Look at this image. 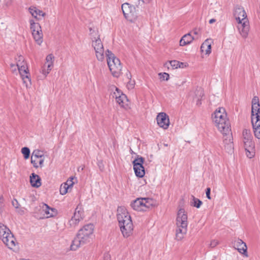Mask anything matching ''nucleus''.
Returning a JSON list of instances; mask_svg holds the SVG:
<instances>
[{
	"label": "nucleus",
	"instance_id": "obj_1",
	"mask_svg": "<svg viewBox=\"0 0 260 260\" xmlns=\"http://www.w3.org/2000/svg\"><path fill=\"white\" fill-rule=\"evenodd\" d=\"M212 119L218 130L223 134L224 143L232 147V133L230 124L224 108L220 107L216 109L212 115Z\"/></svg>",
	"mask_w": 260,
	"mask_h": 260
},
{
	"label": "nucleus",
	"instance_id": "obj_2",
	"mask_svg": "<svg viewBox=\"0 0 260 260\" xmlns=\"http://www.w3.org/2000/svg\"><path fill=\"white\" fill-rule=\"evenodd\" d=\"M117 218L123 236L128 238L133 234L134 226L131 217L124 207L117 208Z\"/></svg>",
	"mask_w": 260,
	"mask_h": 260
},
{
	"label": "nucleus",
	"instance_id": "obj_3",
	"mask_svg": "<svg viewBox=\"0 0 260 260\" xmlns=\"http://www.w3.org/2000/svg\"><path fill=\"white\" fill-rule=\"evenodd\" d=\"M93 229L92 224H87L81 228L73 240L70 249L75 251L80 247L90 243L92 239Z\"/></svg>",
	"mask_w": 260,
	"mask_h": 260
},
{
	"label": "nucleus",
	"instance_id": "obj_4",
	"mask_svg": "<svg viewBox=\"0 0 260 260\" xmlns=\"http://www.w3.org/2000/svg\"><path fill=\"white\" fill-rule=\"evenodd\" d=\"M187 215L183 209H180L176 218V239L177 240H181L184 238L187 232Z\"/></svg>",
	"mask_w": 260,
	"mask_h": 260
},
{
	"label": "nucleus",
	"instance_id": "obj_5",
	"mask_svg": "<svg viewBox=\"0 0 260 260\" xmlns=\"http://www.w3.org/2000/svg\"><path fill=\"white\" fill-rule=\"evenodd\" d=\"M106 56L108 67L111 74L115 77H119L121 74L122 66L119 58L109 50L106 51Z\"/></svg>",
	"mask_w": 260,
	"mask_h": 260
},
{
	"label": "nucleus",
	"instance_id": "obj_6",
	"mask_svg": "<svg viewBox=\"0 0 260 260\" xmlns=\"http://www.w3.org/2000/svg\"><path fill=\"white\" fill-rule=\"evenodd\" d=\"M0 238L9 248L12 249L16 246V239L10 230L5 225L0 224Z\"/></svg>",
	"mask_w": 260,
	"mask_h": 260
},
{
	"label": "nucleus",
	"instance_id": "obj_7",
	"mask_svg": "<svg viewBox=\"0 0 260 260\" xmlns=\"http://www.w3.org/2000/svg\"><path fill=\"white\" fill-rule=\"evenodd\" d=\"M155 201L151 198H137L131 203V207L135 210L141 211L155 206Z\"/></svg>",
	"mask_w": 260,
	"mask_h": 260
},
{
	"label": "nucleus",
	"instance_id": "obj_8",
	"mask_svg": "<svg viewBox=\"0 0 260 260\" xmlns=\"http://www.w3.org/2000/svg\"><path fill=\"white\" fill-rule=\"evenodd\" d=\"M121 9L125 18L131 22L134 21L137 18V14L135 6L128 3L122 5Z\"/></svg>",
	"mask_w": 260,
	"mask_h": 260
},
{
	"label": "nucleus",
	"instance_id": "obj_9",
	"mask_svg": "<svg viewBox=\"0 0 260 260\" xmlns=\"http://www.w3.org/2000/svg\"><path fill=\"white\" fill-rule=\"evenodd\" d=\"M92 46L94 48L98 60L103 61L105 58V51L103 44L99 37L94 38L92 40Z\"/></svg>",
	"mask_w": 260,
	"mask_h": 260
},
{
	"label": "nucleus",
	"instance_id": "obj_10",
	"mask_svg": "<svg viewBox=\"0 0 260 260\" xmlns=\"http://www.w3.org/2000/svg\"><path fill=\"white\" fill-rule=\"evenodd\" d=\"M30 29L32 35L36 42L39 45L43 42V33L41 26L38 23H36L33 20H30Z\"/></svg>",
	"mask_w": 260,
	"mask_h": 260
},
{
	"label": "nucleus",
	"instance_id": "obj_11",
	"mask_svg": "<svg viewBox=\"0 0 260 260\" xmlns=\"http://www.w3.org/2000/svg\"><path fill=\"white\" fill-rule=\"evenodd\" d=\"M144 161V159L143 157L138 156L133 162L135 174L140 178L143 177L145 175L144 168L143 166Z\"/></svg>",
	"mask_w": 260,
	"mask_h": 260
},
{
	"label": "nucleus",
	"instance_id": "obj_12",
	"mask_svg": "<svg viewBox=\"0 0 260 260\" xmlns=\"http://www.w3.org/2000/svg\"><path fill=\"white\" fill-rule=\"evenodd\" d=\"M237 22L238 24L237 28L240 35L243 38H246L248 37L250 28L248 19L247 18H243Z\"/></svg>",
	"mask_w": 260,
	"mask_h": 260
},
{
	"label": "nucleus",
	"instance_id": "obj_13",
	"mask_svg": "<svg viewBox=\"0 0 260 260\" xmlns=\"http://www.w3.org/2000/svg\"><path fill=\"white\" fill-rule=\"evenodd\" d=\"M251 121L260 120V104L259 99L257 96H254L251 102Z\"/></svg>",
	"mask_w": 260,
	"mask_h": 260
},
{
	"label": "nucleus",
	"instance_id": "obj_14",
	"mask_svg": "<svg viewBox=\"0 0 260 260\" xmlns=\"http://www.w3.org/2000/svg\"><path fill=\"white\" fill-rule=\"evenodd\" d=\"M39 164L40 167L43 166L44 164V154L42 151L36 149L35 150L31 156V163L33 165L34 167L36 168H38L39 165H37V159H39Z\"/></svg>",
	"mask_w": 260,
	"mask_h": 260
},
{
	"label": "nucleus",
	"instance_id": "obj_15",
	"mask_svg": "<svg viewBox=\"0 0 260 260\" xmlns=\"http://www.w3.org/2000/svg\"><path fill=\"white\" fill-rule=\"evenodd\" d=\"M158 125L164 129H167L170 124L169 116L164 112L159 113L156 117Z\"/></svg>",
	"mask_w": 260,
	"mask_h": 260
},
{
	"label": "nucleus",
	"instance_id": "obj_16",
	"mask_svg": "<svg viewBox=\"0 0 260 260\" xmlns=\"http://www.w3.org/2000/svg\"><path fill=\"white\" fill-rule=\"evenodd\" d=\"M245 149L255 148V144L252 141V137L249 131L244 129L243 132Z\"/></svg>",
	"mask_w": 260,
	"mask_h": 260
},
{
	"label": "nucleus",
	"instance_id": "obj_17",
	"mask_svg": "<svg viewBox=\"0 0 260 260\" xmlns=\"http://www.w3.org/2000/svg\"><path fill=\"white\" fill-rule=\"evenodd\" d=\"M18 70L23 80V84H25L26 87H28L31 85L30 74L28 67H26L25 68L19 69Z\"/></svg>",
	"mask_w": 260,
	"mask_h": 260
},
{
	"label": "nucleus",
	"instance_id": "obj_18",
	"mask_svg": "<svg viewBox=\"0 0 260 260\" xmlns=\"http://www.w3.org/2000/svg\"><path fill=\"white\" fill-rule=\"evenodd\" d=\"M234 246L240 253L243 254L246 257L248 256L246 244L241 239H238L235 241Z\"/></svg>",
	"mask_w": 260,
	"mask_h": 260
},
{
	"label": "nucleus",
	"instance_id": "obj_19",
	"mask_svg": "<svg viewBox=\"0 0 260 260\" xmlns=\"http://www.w3.org/2000/svg\"><path fill=\"white\" fill-rule=\"evenodd\" d=\"M42 208L47 218L53 217L57 215V212L56 209L55 208H50L48 205L46 204L43 205Z\"/></svg>",
	"mask_w": 260,
	"mask_h": 260
},
{
	"label": "nucleus",
	"instance_id": "obj_20",
	"mask_svg": "<svg viewBox=\"0 0 260 260\" xmlns=\"http://www.w3.org/2000/svg\"><path fill=\"white\" fill-rule=\"evenodd\" d=\"M234 16L236 21H240L243 18H247L246 13L242 7H238L235 9Z\"/></svg>",
	"mask_w": 260,
	"mask_h": 260
},
{
	"label": "nucleus",
	"instance_id": "obj_21",
	"mask_svg": "<svg viewBox=\"0 0 260 260\" xmlns=\"http://www.w3.org/2000/svg\"><path fill=\"white\" fill-rule=\"evenodd\" d=\"M30 182L32 186L39 187L41 185V179L39 175L32 173L30 176Z\"/></svg>",
	"mask_w": 260,
	"mask_h": 260
},
{
	"label": "nucleus",
	"instance_id": "obj_22",
	"mask_svg": "<svg viewBox=\"0 0 260 260\" xmlns=\"http://www.w3.org/2000/svg\"><path fill=\"white\" fill-rule=\"evenodd\" d=\"M29 10L31 15L38 20L41 19L45 15L42 11L38 9L36 7H30Z\"/></svg>",
	"mask_w": 260,
	"mask_h": 260
},
{
	"label": "nucleus",
	"instance_id": "obj_23",
	"mask_svg": "<svg viewBox=\"0 0 260 260\" xmlns=\"http://www.w3.org/2000/svg\"><path fill=\"white\" fill-rule=\"evenodd\" d=\"M251 123L252 124L253 133L255 137L259 139H260V119L253 120V121H251Z\"/></svg>",
	"mask_w": 260,
	"mask_h": 260
},
{
	"label": "nucleus",
	"instance_id": "obj_24",
	"mask_svg": "<svg viewBox=\"0 0 260 260\" xmlns=\"http://www.w3.org/2000/svg\"><path fill=\"white\" fill-rule=\"evenodd\" d=\"M210 40L207 39L202 44L201 46V50L202 52H205L206 54H210L211 52V47L210 43Z\"/></svg>",
	"mask_w": 260,
	"mask_h": 260
},
{
	"label": "nucleus",
	"instance_id": "obj_25",
	"mask_svg": "<svg viewBox=\"0 0 260 260\" xmlns=\"http://www.w3.org/2000/svg\"><path fill=\"white\" fill-rule=\"evenodd\" d=\"M116 102L124 109H127L128 107V99L124 94H121V96H119V98L116 100Z\"/></svg>",
	"mask_w": 260,
	"mask_h": 260
},
{
	"label": "nucleus",
	"instance_id": "obj_26",
	"mask_svg": "<svg viewBox=\"0 0 260 260\" xmlns=\"http://www.w3.org/2000/svg\"><path fill=\"white\" fill-rule=\"evenodd\" d=\"M194 39V38L189 34L184 35L180 41V45L183 46L190 44Z\"/></svg>",
	"mask_w": 260,
	"mask_h": 260
},
{
	"label": "nucleus",
	"instance_id": "obj_27",
	"mask_svg": "<svg viewBox=\"0 0 260 260\" xmlns=\"http://www.w3.org/2000/svg\"><path fill=\"white\" fill-rule=\"evenodd\" d=\"M84 217V211L81 206H78L75 210L74 216L72 217L80 221Z\"/></svg>",
	"mask_w": 260,
	"mask_h": 260
},
{
	"label": "nucleus",
	"instance_id": "obj_28",
	"mask_svg": "<svg viewBox=\"0 0 260 260\" xmlns=\"http://www.w3.org/2000/svg\"><path fill=\"white\" fill-rule=\"evenodd\" d=\"M53 66V63H45L42 70V74L46 77L52 70Z\"/></svg>",
	"mask_w": 260,
	"mask_h": 260
},
{
	"label": "nucleus",
	"instance_id": "obj_29",
	"mask_svg": "<svg viewBox=\"0 0 260 260\" xmlns=\"http://www.w3.org/2000/svg\"><path fill=\"white\" fill-rule=\"evenodd\" d=\"M111 90L113 91L111 93V95L113 98L115 99V100H117L119 96H121V94H123L120 90L114 86L111 87Z\"/></svg>",
	"mask_w": 260,
	"mask_h": 260
},
{
	"label": "nucleus",
	"instance_id": "obj_30",
	"mask_svg": "<svg viewBox=\"0 0 260 260\" xmlns=\"http://www.w3.org/2000/svg\"><path fill=\"white\" fill-rule=\"evenodd\" d=\"M202 204V202L201 200L195 198L194 196H192V200L190 202L191 206L199 208L200 207Z\"/></svg>",
	"mask_w": 260,
	"mask_h": 260
},
{
	"label": "nucleus",
	"instance_id": "obj_31",
	"mask_svg": "<svg viewBox=\"0 0 260 260\" xmlns=\"http://www.w3.org/2000/svg\"><path fill=\"white\" fill-rule=\"evenodd\" d=\"M21 152L23 154L24 158L27 159L29 157L30 150L28 147H23L21 149Z\"/></svg>",
	"mask_w": 260,
	"mask_h": 260
},
{
	"label": "nucleus",
	"instance_id": "obj_32",
	"mask_svg": "<svg viewBox=\"0 0 260 260\" xmlns=\"http://www.w3.org/2000/svg\"><path fill=\"white\" fill-rule=\"evenodd\" d=\"M128 80H129V82L127 84V87L128 89H133L134 88L135 86V81L131 80V75L129 73L128 74H126Z\"/></svg>",
	"mask_w": 260,
	"mask_h": 260
},
{
	"label": "nucleus",
	"instance_id": "obj_33",
	"mask_svg": "<svg viewBox=\"0 0 260 260\" xmlns=\"http://www.w3.org/2000/svg\"><path fill=\"white\" fill-rule=\"evenodd\" d=\"M246 151V154L248 157L252 158L254 156L255 154V148H249L245 149Z\"/></svg>",
	"mask_w": 260,
	"mask_h": 260
},
{
	"label": "nucleus",
	"instance_id": "obj_34",
	"mask_svg": "<svg viewBox=\"0 0 260 260\" xmlns=\"http://www.w3.org/2000/svg\"><path fill=\"white\" fill-rule=\"evenodd\" d=\"M69 188L68 187V186H66V184L64 183L61 184L60 187V194L64 195L68 192V189Z\"/></svg>",
	"mask_w": 260,
	"mask_h": 260
},
{
	"label": "nucleus",
	"instance_id": "obj_35",
	"mask_svg": "<svg viewBox=\"0 0 260 260\" xmlns=\"http://www.w3.org/2000/svg\"><path fill=\"white\" fill-rule=\"evenodd\" d=\"M17 69L25 68L27 67V63L25 61H21L20 62H16Z\"/></svg>",
	"mask_w": 260,
	"mask_h": 260
},
{
	"label": "nucleus",
	"instance_id": "obj_36",
	"mask_svg": "<svg viewBox=\"0 0 260 260\" xmlns=\"http://www.w3.org/2000/svg\"><path fill=\"white\" fill-rule=\"evenodd\" d=\"M80 221L77 219L72 217V218L69 220V224L71 226L75 227L77 225Z\"/></svg>",
	"mask_w": 260,
	"mask_h": 260
},
{
	"label": "nucleus",
	"instance_id": "obj_37",
	"mask_svg": "<svg viewBox=\"0 0 260 260\" xmlns=\"http://www.w3.org/2000/svg\"><path fill=\"white\" fill-rule=\"evenodd\" d=\"M74 178L73 177H70L64 184H66V186H68L69 188L72 187L74 184V182L73 181Z\"/></svg>",
	"mask_w": 260,
	"mask_h": 260
},
{
	"label": "nucleus",
	"instance_id": "obj_38",
	"mask_svg": "<svg viewBox=\"0 0 260 260\" xmlns=\"http://www.w3.org/2000/svg\"><path fill=\"white\" fill-rule=\"evenodd\" d=\"M159 76L161 80L167 81L169 79V75L166 73H159Z\"/></svg>",
	"mask_w": 260,
	"mask_h": 260
},
{
	"label": "nucleus",
	"instance_id": "obj_39",
	"mask_svg": "<svg viewBox=\"0 0 260 260\" xmlns=\"http://www.w3.org/2000/svg\"><path fill=\"white\" fill-rule=\"evenodd\" d=\"M53 59L54 56L52 54H50L48 55L46 58V62L45 63H53Z\"/></svg>",
	"mask_w": 260,
	"mask_h": 260
},
{
	"label": "nucleus",
	"instance_id": "obj_40",
	"mask_svg": "<svg viewBox=\"0 0 260 260\" xmlns=\"http://www.w3.org/2000/svg\"><path fill=\"white\" fill-rule=\"evenodd\" d=\"M170 63L172 67H174V68L177 69L178 68V65L179 64V61L175 60H172L170 62Z\"/></svg>",
	"mask_w": 260,
	"mask_h": 260
},
{
	"label": "nucleus",
	"instance_id": "obj_41",
	"mask_svg": "<svg viewBox=\"0 0 260 260\" xmlns=\"http://www.w3.org/2000/svg\"><path fill=\"white\" fill-rule=\"evenodd\" d=\"M218 244H219V242L218 240H213L211 241L209 246L211 248H214V247H216Z\"/></svg>",
	"mask_w": 260,
	"mask_h": 260
},
{
	"label": "nucleus",
	"instance_id": "obj_42",
	"mask_svg": "<svg viewBox=\"0 0 260 260\" xmlns=\"http://www.w3.org/2000/svg\"><path fill=\"white\" fill-rule=\"evenodd\" d=\"M12 205L14 207H15L16 209H18V207H19L20 205L17 201V200L14 199L12 202Z\"/></svg>",
	"mask_w": 260,
	"mask_h": 260
},
{
	"label": "nucleus",
	"instance_id": "obj_43",
	"mask_svg": "<svg viewBox=\"0 0 260 260\" xmlns=\"http://www.w3.org/2000/svg\"><path fill=\"white\" fill-rule=\"evenodd\" d=\"M210 192H211V189L210 187H208L206 188V197L207 198L210 200L211 199V197H210Z\"/></svg>",
	"mask_w": 260,
	"mask_h": 260
},
{
	"label": "nucleus",
	"instance_id": "obj_44",
	"mask_svg": "<svg viewBox=\"0 0 260 260\" xmlns=\"http://www.w3.org/2000/svg\"><path fill=\"white\" fill-rule=\"evenodd\" d=\"M16 212L20 215H23L24 214V209L23 208H19L18 209H16Z\"/></svg>",
	"mask_w": 260,
	"mask_h": 260
},
{
	"label": "nucleus",
	"instance_id": "obj_45",
	"mask_svg": "<svg viewBox=\"0 0 260 260\" xmlns=\"http://www.w3.org/2000/svg\"><path fill=\"white\" fill-rule=\"evenodd\" d=\"M16 62H20L21 60L24 61V58L22 55H19L17 58H16Z\"/></svg>",
	"mask_w": 260,
	"mask_h": 260
},
{
	"label": "nucleus",
	"instance_id": "obj_46",
	"mask_svg": "<svg viewBox=\"0 0 260 260\" xmlns=\"http://www.w3.org/2000/svg\"><path fill=\"white\" fill-rule=\"evenodd\" d=\"M104 260H111V256L109 253H106L104 255Z\"/></svg>",
	"mask_w": 260,
	"mask_h": 260
},
{
	"label": "nucleus",
	"instance_id": "obj_47",
	"mask_svg": "<svg viewBox=\"0 0 260 260\" xmlns=\"http://www.w3.org/2000/svg\"><path fill=\"white\" fill-rule=\"evenodd\" d=\"M10 67L12 71L13 72L16 71L17 70H18L17 66H15L14 64H11Z\"/></svg>",
	"mask_w": 260,
	"mask_h": 260
},
{
	"label": "nucleus",
	"instance_id": "obj_48",
	"mask_svg": "<svg viewBox=\"0 0 260 260\" xmlns=\"http://www.w3.org/2000/svg\"><path fill=\"white\" fill-rule=\"evenodd\" d=\"M186 67V63H183L181 62H179V64L178 65V68H184Z\"/></svg>",
	"mask_w": 260,
	"mask_h": 260
},
{
	"label": "nucleus",
	"instance_id": "obj_49",
	"mask_svg": "<svg viewBox=\"0 0 260 260\" xmlns=\"http://www.w3.org/2000/svg\"><path fill=\"white\" fill-rule=\"evenodd\" d=\"M197 93L199 94L200 98H202L204 95L203 91L202 89L198 90L197 91Z\"/></svg>",
	"mask_w": 260,
	"mask_h": 260
},
{
	"label": "nucleus",
	"instance_id": "obj_50",
	"mask_svg": "<svg viewBox=\"0 0 260 260\" xmlns=\"http://www.w3.org/2000/svg\"><path fill=\"white\" fill-rule=\"evenodd\" d=\"M216 21V19L212 18L209 20V23L212 24Z\"/></svg>",
	"mask_w": 260,
	"mask_h": 260
},
{
	"label": "nucleus",
	"instance_id": "obj_51",
	"mask_svg": "<svg viewBox=\"0 0 260 260\" xmlns=\"http://www.w3.org/2000/svg\"><path fill=\"white\" fill-rule=\"evenodd\" d=\"M201 104V99L199 98L198 99L197 102V105H200Z\"/></svg>",
	"mask_w": 260,
	"mask_h": 260
},
{
	"label": "nucleus",
	"instance_id": "obj_52",
	"mask_svg": "<svg viewBox=\"0 0 260 260\" xmlns=\"http://www.w3.org/2000/svg\"><path fill=\"white\" fill-rule=\"evenodd\" d=\"M193 32L194 35H198L199 30L197 28H196L193 30Z\"/></svg>",
	"mask_w": 260,
	"mask_h": 260
},
{
	"label": "nucleus",
	"instance_id": "obj_53",
	"mask_svg": "<svg viewBox=\"0 0 260 260\" xmlns=\"http://www.w3.org/2000/svg\"><path fill=\"white\" fill-rule=\"evenodd\" d=\"M143 3H149L152 0H141Z\"/></svg>",
	"mask_w": 260,
	"mask_h": 260
},
{
	"label": "nucleus",
	"instance_id": "obj_54",
	"mask_svg": "<svg viewBox=\"0 0 260 260\" xmlns=\"http://www.w3.org/2000/svg\"><path fill=\"white\" fill-rule=\"evenodd\" d=\"M18 260H29V259H24V258H20V259H19Z\"/></svg>",
	"mask_w": 260,
	"mask_h": 260
},
{
	"label": "nucleus",
	"instance_id": "obj_55",
	"mask_svg": "<svg viewBox=\"0 0 260 260\" xmlns=\"http://www.w3.org/2000/svg\"><path fill=\"white\" fill-rule=\"evenodd\" d=\"M39 159H37V165H38V164H39Z\"/></svg>",
	"mask_w": 260,
	"mask_h": 260
},
{
	"label": "nucleus",
	"instance_id": "obj_56",
	"mask_svg": "<svg viewBox=\"0 0 260 260\" xmlns=\"http://www.w3.org/2000/svg\"><path fill=\"white\" fill-rule=\"evenodd\" d=\"M46 68H45V72H47V69H46Z\"/></svg>",
	"mask_w": 260,
	"mask_h": 260
}]
</instances>
